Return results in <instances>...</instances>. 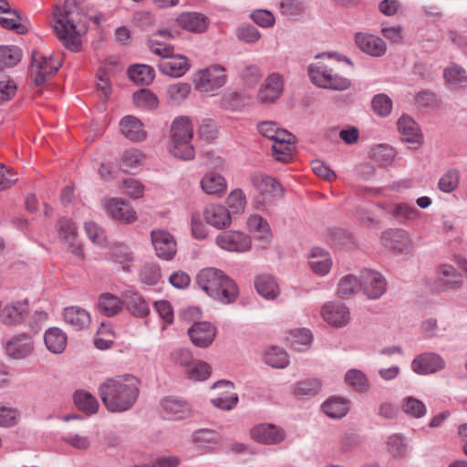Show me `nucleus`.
<instances>
[{
  "label": "nucleus",
  "instance_id": "4468645a",
  "mask_svg": "<svg viewBox=\"0 0 467 467\" xmlns=\"http://www.w3.org/2000/svg\"><path fill=\"white\" fill-rule=\"evenodd\" d=\"M324 321L335 327H343L350 322V311L348 307L340 302L325 303L320 310Z\"/></svg>",
  "mask_w": 467,
  "mask_h": 467
},
{
  "label": "nucleus",
  "instance_id": "bb28decb",
  "mask_svg": "<svg viewBox=\"0 0 467 467\" xmlns=\"http://www.w3.org/2000/svg\"><path fill=\"white\" fill-rule=\"evenodd\" d=\"M178 25L192 33H203L209 26L208 17L197 12H184L176 19Z\"/></svg>",
  "mask_w": 467,
  "mask_h": 467
},
{
  "label": "nucleus",
  "instance_id": "13d9d810",
  "mask_svg": "<svg viewBox=\"0 0 467 467\" xmlns=\"http://www.w3.org/2000/svg\"><path fill=\"white\" fill-rule=\"evenodd\" d=\"M372 109L376 115L388 117L392 109V100L385 94H378L372 99Z\"/></svg>",
  "mask_w": 467,
  "mask_h": 467
},
{
  "label": "nucleus",
  "instance_id": "49530a36",
  "mask_svg": "<svg viewBox=\"0 0 467 467\" xmlns=\"http://www.w3.org/2000/svg\"><path fill=\"white\" fill-rule=\"evenodd\" d=\"M361 288V281L353 275L343 276L338 283L337 295L348 298L358 293Z\"/></svg>",
  "mask_w": 467,
  "mask_h": 467
},
{
  "label": "nucleus",
  "instance_id": "e2e57ef3",
  "mask_svg": "<svg viewBox=\"0 0 467 467\" xmlns=\"http://www.w3.org/2000/svg\"><path fill=\"white\" fill-rule=\"evenodd\" d=\"M320 381L317 379H309L299 381L294 389L296 396L315 395L320 389Z\"/></svg>",
  "mask_w": 467,
  "mask_h": 467
},
{
  "label": "nucleus",
  "instance_id": "dca6fc26",
  "mask_svg": "<svg viewBox=\"0 0 467 467\" xmlns=\"http://www.w3.org/2000/svg\"><path fill=\"white\" fill-rule=\"evenodd\" d=\"M214 396L211 399L212 404L221 410H232L238 401L237 394L234 391V385L227 380H220L213 384Z\"/></svg>",
  "mask_w": 467,
  "mask_h": 467
},
{
  "label": "nucleus",
  "instance_id": "58836bf2",
  "mask_svg": "<svg viewBox=\"0 0 467 467\" xmlns=\"http://www.w3.org/2000/svg\"><path fill=\"white\" fill-rule=\"evenodd\" d=\"M124 303L127 309L135 317H142L150 312L147 302L137 293H125Z\"/></svg>",
  "mask_w": 467,
  "mask_h": 467
},
{
  "label": "nucleus",
  "instance_id": "393cba45",
  "mask_svg": "<svg viewBox=\"0 0 467 467\" xmlns=\"http://www.w3.org/2000/svg\"><path fill=\"white\" fill-rule=\"evenodd\" d=\"M200 187L203 193L222 197L227 191L226 179L215 171L206 172L200 181Z\"/></svg>",
  "mask_w": 467,
  "mask_h": 467
},
{
  "label": "nucleus",
  "instance_id": "bf43d9fd",
  "mask_svg": "<svg viewBox=\"0 0 467 467\" xmlns=\"http://www.w3.org/2000/svg\"><path fill=\"white\" fill-rule=\"evenodd\" d=\"M113 339L114 333L112 329L109 326H106L104 323H102L97 331L95 346L101 350L108 349L111 347Z\"/></svg>",
  "mask_w": 467,
  "mask_h": 467
},
{
  "label": "nucleus",
  "instance_id": "774afa93",
  "mask_svg": "<svg viewBox=\"0 0 467 467\" xmlns=\"http://www.w3.org/2000/svg\"><path fill=\"white\" fill-rule=\"evenodd\" d=\"M388 451L394 458H401L406 452L405 437L393 434L388 441Z\"/></svg>",
  "mask_w": 467,
  "mask_h": 467
},
{
  "label": "nucleus",
  "instance_id": "f704fd0d",
  "mask_svg": "<svg viewBox=\"0 0 467 467\" xmlns=\"http://www.w3.org/2000/svg\"><path fill=\"white\" fill-rule=\"evenodd\" d=\"M380 241L382 245L393 251H402L407 244L405 230L389 229L382 233Z\"/></svg>",
  "mask_w": 467,
  "mask_h": 467
},
{
  "label": "nucleus",
  "instance_id": "a211bd4d",
  "mask_svg": "<svg viewBox=\"0 0 467 467\" xmlns=\"http://www.w3.org/2000/svg\"><path fill=\"white\" fill-rule=\"evenodd\" d=\"M29 312L26 300L10 302L0 307V320L6 327H16L24 322Z\"/></svg>",
  "mask_w": 467,
  "mask_h": 467
},
{
  "label": "nucleus",
  "instance_id": "37998d69",
  "mask_svg": "<svg viewBox=\"0 0 467 467\" xmlns=\"http://www.w3.org/2000/svg\"><path fill=\"white\" fill-rule=\"evenodd\" d=\"M76 406L87 414H94L98 411L99 402L97 399L88 391L78 390L74 394Z\"/></svg>",
  "mask_w": 467,
  "mask_h": 467
},
{
  "label": "nucleus",
  "instance_id": "6ab92c4d",
  "mask_svg": "<svg viewBox=\"0 0 467 467\" xmlns=\"http://www.w3.org/2000/svg\"><path fill=\"white\" fill-rule=\"evenodd\" d=\"M284 90V79L278 73H271L261 85L257 99L262 104H269L279 99Z\"/></svg>",
  "mask_w": 467,
  "mask_h": 467
},
{
  "label": "nucleus",
  "instance_id": "6e6552de",
  "mask_svg": "<svg viewBox=\"0 0 467 467\" xmlns=\"http://www.w3.org/2000/svg\"><path fill=\"white\" fill-rule=\"evenodd\" d=\"M195 88L202 92H213L226 83L225 69L214 65L199 70L193 79Z\"/></svg>",
  "mask_w": 467,
  "mask_h": 467
},
{
  "label": "nucleus",
  "instance_id": "a18cd8bd",
  "mask_svg": "<svg viewBox=\"0 0 467 467\" xmlns=\"http://www.w3.org/2000/svg\"><path fill=\"white\" fill-rule=\"evenodd\" d=\"M145 159V155L140 150L129 149L121 155L120 168L125 171H131L139 166H141Z\"/></svg>",
  "mask_w": 467,
  "mask_h": 467
},
{
  "label": "nucleus",
  "instance_id": "79ce46f5",
  "mask_svg": "<svg viewBox=\"0 0 467 467\" xmlns=\"http://www.w3.org/2000/svg\"><path fill=\"white\" fill-rule=\"evenodd\" d=\"M129 77L136 84L149 85L155 77L154 69L148 65H134L129 68Z\"/></svg>",
  "mask_w": 467,
  "mask_h": 467
},
{
  "label": "nucleus",
  "instance_id": "7c9ffc66",
  "mask_svg": "<svg viewBox=\"0 0 467 467\" xmlns=\"http://www.w3.org/2000/svg\"><path fill=\"white\" fill-rule=\"evenodd\" d=\"M63 317L65 322L76 330L88 327L91 322L89 313L86 309L77 306L66 307L63 311Z\"/></svg>",
  "mask_w": 467,
  "mask_h": 467
},
{
  "label": "nucleus",
  "instance_id": "b1692460",
  "mask_svg": "<svg viewBox=\"0 0 467 467\" xmlns=\"http://www.w3.org/2000/svg\"><path fill=\"white\" fill-rule=\"evenodd\" d=\"M355 42L361 51L372 57H381L387 51L384 40L375 35L357 33Z\"/></svg>",
  "mask_w": 467,
  "mask_h": 467
},
{
  "label": "nucleus",
  "instance_id": "052dcab7",
  "mask_svg": "<svg viewBox=\"0 0 467 467\" xmlns=\"http://www.w3.org/2000/svg\"><path fill=\"white\" fill-rule=\"evenodd\" d=\"M346 382L357 391H364L368 384L365 375L358 369H350L346 373Z\"/></svg>",
  "mask_w": 467,
  "mask_h": 467
},
{
  "label": "nucleus",
  "instance_id": "69168bd1",
  "mask_svg": "<svg viewBox=\"0 0 467 467\" xmlns=\"http://www.w3.org/2000/svg\"><path fill=\"white\" fill-rule=\"evenodd\" d=\"M312 338L310 330L301 328L291 331L289 340L294 348L300 350L301 347L309 345Z\"/></svg>",
  "mask_w": 467,
  "mask_h": 467
},
{
  "label": "nucleus",
  "instance_id": "9b49d317",
  "mask_svg": "<svg viewBox=\"0 0 467 467\" xmlns=\"http://www.w3.org/2000/svg\"><path fill=\"white\" fill-rule=\"evenodd\" d=\"M102 206L112 219L123 223H132L137 220V213L130 203L120 198H109L102 202Z\"/></svg>",
  "mask_w": 467,
  "mask_h": 467
},
{
  "label": "nucleus",
  "instance_id": "4c0bfd02",
  "mask_svg": "<svg viewBox=\"0 0 467 467\" xmlns=\"http://www.w3.org/2000/svg\"><path fill=\"white\" fill-rule=\"evenodd\" d=\"M259 133L273 141L282 140L285 141V139L290 138V132L286 130L280 128L275 121H261L257 125Z\"/></svg>",
  "mask_w": 467,
  "mask_h": 467
},
{
  "label": "nucleus",
  "instance_id": "c85d7f7f",
  "mask_svg": "<svg viewBox=\"0 0 467 467\" xmlns=\"http://www.w3.org/2000/svg\"><path fill=\"white\" fill-rule=\"evenodd\" d=\"M162 413L168 419L180 420L190 416L191 408L181 399L167 397L161 403Z\"/></svg>",
  "mask_w": 467,
  "mask_h": 467
},
{
  "label": "nucleus",
  "instance_id": "4d7b16f0",
  "mask_svg": "<svg viewBox=\"0 0 467 467\" xmlns=\"http://www.w3.org/2000/svg\"><path fill=\"white\" fill-rule=\"evenodd\" d=\"M192 441L204 447L217 445L220 442V435L214 431L202 429L192 434Z\"/></svg>",
  "mask_w": 467,
  "mask_h": 467
},
{
  "label": "nucleus",
  "instance_id": "864d4df0",
  "mask_svg": "<svg viewBox=\"0 0 467 467\" xmlns=\"http://www.w3.org/2000/svg\"><path fill=\"white\" fill-rule=\"evenodd\" d=\"M191 89L190 84L178 82L170 85L167 88L166 94L171 103L180 104L188 98L191 93Z\"/></svg>",
  "mask_w": 467,
  "mask_h": 467
},
{
  "label": "nucleus",
  "instance_id": "e433bc0d",
  "mask_svg": "<svg viewBox=\"0 0 467 467\" xmlns=\"http://www.w3.org/2000/svg\"><path fill=\"white\" fill-rule=\"evenodd\" d=\"M122 301L117 296L110 293L100 295L97 304L99 312L107 317H113L119 314L122 309Z\"/></svg>",
  "mask_w": 467,
  "mask_h": 467
},
{
  "label": "nucleus",
  "instance_id": "473e14b6",
  "mask_svg": "<svg viewBox=\"0 0 467 467\" xmlns=\"http://www.w3.org/2000/svg\"><path fill=\"white\" fill-rule=\"evenodd\" d=\"M254 287L257 293L267 300H274L280 294V288L276 280L270 275H260L256 276Z\"/></svg>",
  "mask_w": 467,
  "mask_h": 467
},
{
  "label": "nucleus",
  "instance_id": "c03bdc74",
  "mask_svg": "<svg viewBox=\"0 0 467 467\" xmlns=\"http://www.w3.org/2000/svg\"><path fill=\"white\" fill-rule=\"evenodd\" d=\"M112 260L120 265L124 271H130L133 255L130 248L123 244H114L111 248Z\"/></svg>",
  "mask_w": 467,
  "mask_h": 467
},
{
  "label": "nucleus",
  "instance_id": "39448f33",
  "mask_svg": "<svg viewBox=\"0 0 467 467\" xmlns=\"http://www.w3.org/2000/svg\"><path fill=\"white\" fill-rule=\"evenodd\" d=\"M193 136V126L188 117L176 118L171 128L170 151L171 154L182 160H192L194 158V149L191 145Z\"/></svg>",
  "mask_w": 467,
  "mask_h": 467
},
{
  "label": "nucleus",
  "instance_id": "1a4fd4ad",
  "mask_svg": "<svg viewBox=\"0 0 467 467\" xmlns=\"http://www.w3.org/2000/svg\"><path fill=\"white\" fill-rule=\"evenodd\" d=\"M60 67L61 61L52 55L47 56L40 52H34L32 55L31 74L36 85L44 84L47 78L57 72Z\"/></svg>",
  "mask_w": 467,
  "mask_h": 467
},
{
  "label": "nucleus",
  "instance_id": "8fccbe9b",
  "mask_svg": "<svg viewBox=\"0 0 467 467\" xmlns=\"http://www.w3.org/2000/svg\"><path fill=\"white\" fill-rule=\"evenodd\" d=\"M265 361L273 368H284L289 364L286 352L278 348H270L265 353Z\"/></svg>",
  "mask_w": 467,
  "mask_h": 467
},
{
  "label": "nucleus",
  "instance_id": "338daca9",
  "mask_svg": "<svg viewBox=\"0 0 467 467\" xmlns=\"http://www.w3.org/2000/svg\"><path fill=\"white\" fill-rule=\"evenodd\" d=\"M140 281L148 285L157 284L161 278L160 268L152 264H146L140 272Z\"/></svg>",
  "mask_w": 467,
  "mask_h": 467
},
{
  "label": "nucleus",
  "instance_id": "2f4dec72",
  "mask_svg": "<svg viewBox=\"0 0 467 467\" xmlns=\"http://www.w3.org/2000/svg\"><path fill=\"white\" fill-rule=\"evenodd\" d=\"M308 263L312 271L318 275H327L332 266L330 254L319 247L311 250Z\"/></svg>",
  "mask_w": 467,
  "mask_h": 467
},
{
  "label": "nucleus",
  "instance_id": "20e7f679",
  "mask_svg": "<svg viewBox=\"0 0 467 467\" xmlns=\"http://www.w3.org/2000/svg\"><path fill=\"white\" fill-rule=\"evenodd\" d=\"M195 281L206 295L222 304L234 302L239 294L235 282L222 270L215 267H206L200 270Z\"/></svg>",
  "mask_w": 467,
  "mask_h": 467
},
{
  "label": "nucleus",
  "instance_id": "f257e3e1",
  "mask_svg": "<svg viewBox=\"0 0 467 467\" xmlns=\"http://www.w3.org/2000/svg\"><path fill=\"white\" fill-rule=\"evenodd\" d=\"M52 27L59 41L68 50L78 52L81 36L88 31V18L81 0H66L53 11Z\"/></svg>",
  "mask_w": 467,
  "mask_h": 467
},
{
  "label": "nucleus",
  "instance_id": "f8f14e48",
  "mask_svg": "<svg viewBox=\"0 0 467 467\" xmlns=\"http://www.w3.org/2000/svg\"><path fill=\"white\" fill-rule=\"evenodd\" d=\"M216 244L226 251L244 253L251 248V238L239 231H225L215 238Z\"/></svg>",
  "mask_w": 467,
  "mask_h": 467
},
{
  "label": "nucleus",
  "instance_id": "c756f323",
  "mask_svg": "<svg viewBox=\"0 0 467 467\" xmlns=\"http://www.w3.org/2000/svg\"><path fill=\"white\" fill-rule=\"evenodd\" d=\"M121 133L130 140L140 141L146 138L143 123L136 117L128 115L119 122Z\"/></svg>",
  "mask_w": 467,
  "mask_h": 467
},
{
  "label": "nucleus",
  "instance_id": "f3484780",
  "mask_svg": "<svg viewBox=\"0 0 467 467\" xmlns=\"http://www.w3.org/2000/svg\"><path fill=\"white\" fill-rule=\"evenodd\" d=\"M361 287L368 298L378 299L386 292L387 281L379 272L366 269L361 275Z\"/></svg>",
  "mask_w": 467,
  "mask_h": 467
},
{
  "label": "nucleus",
  "instance_id": "423d86ee",
  "mask_svg": "<svg viewBox=\"0 0 467 467\" xmlns=\"http://www.w3.org/2000/svg\"><path fill=\"white\" fill-rule=\"evenodd\" d=\"M250 182L258 192L254 198V206L257 210H266L283 194V189L277 181L265 173L251 174Z\"/></svg>",
  "mask_w": 467,
  "mask_h": 467
},
{
  "label": "nucleus",
  "instance_id": "4be33fe9",
  "mask_svg": "<svg viewBox=\"0 0 467 467\" xmlns=\"http://www.w3.org/2000/svg\"><path fill=\"white\" fill-rule=\"evenodd\" d=\"M188 335L198 348H207L216 336V327L209 322H195L189 329Z\"/></svg>",
  "mask_w": 467,
  "mask_h": 467
},
{
  "label": "nucleus",
  "instance_id": "09e8293b",
  "mask_svg": "<svg viewBox=\"0 0 467 467\" xmlns=\"http://www.w3.org/2000/svg\"><path fill=\"white\" fill-rule=\"evenodd\" d=\"M169 360L173 366L183 368L187 370L194 361V358L190 349L176 348L170 353Z\"/></svg>",
  "mask_w": 467,
  "mask_h": 467
},
{
  "label": "nucleus",
  "instance_id": "a19ab883",
  "mask_svg": "<svg viewBox=\"0 0 467 467\" xmlns=\"http://www.w3.org/2000/svg\"><path fill=\"white\" fill-rule=\"evenodd\" d=\"M9 16H11L0 18V25L3 28L21 35L27 33L28 26L26 19L21 16L18 10L14 9Z\"/></svg>",
  "mask_w": 467,
  "mask_h": 467
},
{
  "label": "nucleus",
  "instance_id": "680f3d73",
  "mask_svg": "<svg viewBox=\"0 0 467 467\" xmlns=\"http://www.w3.org/2000/svg\"><path fill=\"white\" fill-rule=\"evenodd\" d=\"M281 13L288 17H297L304 14L306 6L301 0H282Z\"/></svg>",
  "mask_w": 467,
  "mask_h": 467
},
{
  "label": "nucleus",
  "instance_id": "ddd939ff",
  "mask_svg": "<svg viewBox=\"0 0 467 467\" xmlns=\"http://www.w3.org/2000/svg\"><path fill=\"white\" fill-rule=\"evenodd\" d=\"M151 244L156 255L163 260H171L177 252V244L169 232L163 229H155L150 233Z\"/></svg>",
  "mask_w": 467,
  "mask_h": 467
},
{
  "label": "nucleus",
  "instance_id": "0eeeda50",
  "mask_svg": "<svg viewBox=\"0 0 467 467\" xmlns=\"http://www.w3.org/2000/svg\"><path fill=\"white\" fill-rule=\"evenodd\" d=\"M342 55L337 53H322L315 57V61L308 66V74L312 82L319 87H326L327 75L337 66Z\"/></svg>",
  "mask_w": 467,
  "mask_h": 467
},
{
  "label": "nucleus",
  "instance_id": "412c9836",
  "mask_svg": "<svg viewBox=\"0 0 467 467\" xmlns=\"http://www.w3.org/2000/svg\"><path fill=\"white\" fill-rule=\"evenodd\" d=\"M251 437L254 441L262 444H277L285 438V431L271 423H263L254 426L250 431Z\"/></svg>",
  "mask_w": 467,
  "mask_h": 467
},
{
  "label": "nucleus",
  "instance_id": "cd10ccee",
  "mask_svg": "<svg viewBox=\"0 0 467 467\" xmlns=\"http://www.w3.org/2000/svg\"><path fill=\"white\" fill-rule=\"evenodd\" d=\"M443 78L449 88L452 91H461L467 87V72L459 64L451 62L443 69Z\"/></svg>",
  "mask_w": 467,
  "mask_h": 467
},
{
  "label": "nucleus",
  "instance_id": "3c124183",
  "mask_svg": "<svg viewBox=\"0 0 467 467\" xmlns=\"http://www.w3.org/2000/svg\"><path fill=\"white\" fill-rule=\"evenodd\" d=\"M21 51L14 46L0 47V68L16 66L21 59Z\"/></svg>",
  "mask_w": 467,
  "mask_h": 467
},
{
  "label": "nucleus",
  "instance_id": "0e129e2a",
  "mask_svg": "<svg viewBox=\"0 0 467 467\" xmlns=\"http://www.w3.org/2000/svg\"><path fill=\"white\" fill-rule=\"evenodd\" d=\"M121 191L126 195L138 199L144 194V185L138 180L130 178L122 181Z\"/></svg>",
  "mask_w": 467,
  "mask_h": 467
},
{
  "label": "nucleus",
  "instance_id": "c9c22d12",
  "mask_svg": "<svg viewBox=\"0 0 467 467\" xmlns=\"http://www.w3.org/2000/svg\"><path fill=\"white\" fill-rule=\"evenodd\" d=\"M294 142L295 136L292 133H290L289 139H285V141H283V140L274 141L272 146L273 157L278 161L289 162L293 159Z\"/></svg>",
  "mask_w": 467,
  "mask_h": 467
},
{
  "label": "nucleus",
  "instance_id": "5701e85b",
  "mask_svg": "<svg viewBox=\"0 0 467 467\" xmlns=\"http://www.w3.org/2000/svg\"><path fill=\"white\" fill-rule=\"evenodd\" d=\"M205 222L216 229H223L232 223L231 212L223 204L213 203L206 206L203 211Z\"/></svg>",
  "mask_w": 467,
  "mask_h": 467
},
{
  "label": "nucleus",
  "instance_id": "f03ea898",
  "mask_svg": "<svg viewBox=\"0 0 467 467\" xmlns=\"http://www.w3.org/2000/svg\"><path fill=\"white\" fill-rule=\"evenodd\" d=\"M99 394L109 411H127L138 400L139 380L130 374L109 378L99 385Z\"/></svg>",
  "mask_w": 467,
  "mask_h": 467
},
{
  "label": "nucleus",
  "instance_id": "a878e982",
  "mask_svg": "<svg viewBox=\"0 0 467 467\" xmlns=\"http://www.w3.org/2000/svg\"><path fill=\"white\" fill-rule=\"evenodd\" d=\"M34 349L32 339L26 334H20L9 339L5 346L6 354L14 359L25 358Z\"/></svg>",
  "mask_w": 467,
  "mask_h": 467
},
{
  "label": "nucleus",
  "instance_id": "5fc2aeb1",
  "mask_svg": "<svg viewBox=\"0 0 467 467\" xmlns=\"http://www.w3.org/2000/svg\"><path fill=\"white\" fill-rule=\"evenodd\" d=\"M135 105L143 109H154L159 105L157 96L149 89H140L133 94Z\"/></svg>",
  "mask_w": 467,
  "mask_h": 467
},
{
  "label": "nucleus",
  "instance_id": "7ed1b4c3",
  "mask_svg": "<svg viewBox=\"0 0 467 467\" xmlns=\"http://www.w3.org/2000/svg\"><path fill=\"white\" fill-rule=\"evenodd\" d=\"M159 37L172 38L173 35L166 29L153 33L148 40L150 51L160 57L158 67L160 71L172 78L183 76L190 68V63L185 56L174 54L173 47L159 40Z\"/></svg>",
  "mask_w": 467,
  "mask_h": 467
},
{
  "label": "nucleus",
  "instance_id": "6e6d98bb",
  "mask_svg": "<svg viewBox=\"0 0 467 467\" xmlns=\"http://www.w3.org/2000/svg\"><path fill=\"white\" fill-rule=\"evenodd\" d=\"M235 35L238 40L249 45L257 43L262 36L260 31L255 26L247 24L239 26Z\"/></svg>",
  "mask_w": 467,
  "mask_h": 467
},
{
  "label": "nucleus",
  "instance_id": "ea45409f",
  "mask_svg": "<svg viewBox=\"0 0 467 467\" xmlns=\"http://www.w3.org/2000/svg\"><path fill=\"white\" fill-rule=\"evenodd\" d=\"M323 411L330 418L338 419L344 417L348 410L349 404L346 399L333 397L328 399L322 405Z\"/></svg>",
  "mask_w": 467,
  "mask_h": 467
},
{
  "label": "nucleus",
  "instance_id": "9d476101",
  "mask_svg": "<svg viewBox=\"0 0 467 467\" xmlns=\"http://www.w3.org/2000/svg\"><path fill=\"white\" fill-rule=\"evenodd\" d=\"M352 67L353 63L351 60L342 56L337 62V66H335L333 71L327 75L324 88L339 91L348 89L351 86L348 75Z\"/></svg>",
  "mask_w": 467,
  "mask_h": 467
},
{
  "label": "nucleus",
  "instance_id": "aec40b11",
  "mask_svg": "<svg viewBox=\"0 0 467 467\" xmlns=\"http://www.w3.org/2000/svg\"><path fill=\"white\" fill-rule=\"evenodd\" d=\"M440 276L430 284L433 293H441L449 289H455L461 286L462 280L456 269L451 265H441L439 267Z\"/></svg>",
  "mask_w": 467,
  "mask_h": 467
},
{
  "label": "nucleus",
  "instance_id": "2eb2a0df",
  "mask_svg": "<svg viewBox=\"0 0 467 467\" xmlns=\"http://www.w3.org/2000/svg\"><path fill=\"white\" fill-rule=\"evenodd\" d=\"M444 358L435 352H424L416 356L410 367L419 375H430L436 373L445 368Z\"/></svg>",
  "mask_w": 467,
  "mask_h": 467
},
{
  "label": "nucleus",
  "instance_id": "de8ad7c7",
  "mask_svg": "<svg viewBox=\"0 0 467 467\" xmlns=\"http://www.w3.org/2000/svg\"><path fill=\"white\" fill-rule=\"evenodd\" d=\"M226 204L228 210H231L233 213H243L247 204V198L244 192L240 188L232 190L226 198Z\"/></svg>",
  "mask_w": 467,
  "mask_h": 467
},
{
  "label": "nucleus",
  "instance_id": "72a5a7b5",
  "mask_svg": "<svg viewBox=\"0 0 467 467\" xmlns=\"http://www.w3.org/2000/svg\"><path fill=\"white\" fill-rule=\"evenodd\" d=\"M46 348L54 354L62 353L67 347V334L58 327H50L44 334Z\"/></svg>",
  "mask_w": 467,
  "mask_h": 467
},
{
  "label": "nucleus",
  "instance_id": "603ef678",
  "mask_svg": "<svg viewBox=\"0 0 467 467\" xmlns=\"http://www.w3.org/2000/svg\"><path fill=\"white\" fill-rule=\"evenodd\" d=\"M212 373V367L202 360H194L187 369V378L195 381L206 380Z\"/></svg>",
  "mask_w": 467,
  "mask_h": 467
}]
</instances>
